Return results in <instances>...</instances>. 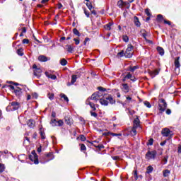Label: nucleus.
Segmentation results:
<instances>
[{"instance_id": "nucleus-33", "label": "nucleus", "mask_w": 181, "mask_h": 181, "mask_svg": "<svg viewBox=\"0 0 181 181\" xmlns=\"http://www.w3.org/2000/svg\"><path fill=\"white\" fill-rule=\"evenodd\" d=\"M157 21H158V22H162L163 21H164L163 20V16H162V14H158V16H157Z\"/></svg>"}, {"instance_id": "nucleus-4", "label": "nucleus", "mask_w": 181, "mask_h": 181, "mask_svg": "<svg viewBox=\"0 0 181 181\" xmlns=\"http://www.w3.org/2000/svg\"><path fill=\"white\" fill-rule=\"evenodd\" d=\"M157 154L156 151H148L146 154V159H147V160H151V159L154 160Z\"/></svg>"}, {"instance_id": "nucleus-41", "label": "nucleus", "mask_w": 181, "mask_h": 181, "mask_svg": "<svg viewBox=\"0 0 181 181\" xmlns=\"http://www.w3.org/2000/svg\"><path fill=\"white\" fill-rule=\"evenodd\" d=\"M5 170V165L0 163V173Z\"/></svg>"}, {"instance_id": "nucleus-22", "label": "nucleus", "mask_w": 181, "mask_h": 181, "mask_svg": "<svg viewBox=\"0 0 181 181\" xmlns=\"http://www.w3.org/2000/svg\"><path fill=\"white\" fill-rule=\"evenodd\" d=\"M112 25H114V23L110 22L104 26V28L105 30H111V26H112Z\"/></svg>"}, {"instance_id": "nucleus-18", "label": "nucleus", "mask_w": 181, "mask_h": 181, "mask_svg": "<svg viewBox=\"0 0 181 181\" xmlns=\"http://www.w3.org/2000/svg\"><path fill=\"white\" fill-rule=\"evenodd\" d=\"M134 22L135 26H136L137 28H139L141 26V22H139V18H138V17L134 16Z\"/></svg>"}, {"instance_id": "nucleus-16", "label": "nucleus", "mask_w": 181, "mask_h": 181, "mask_svg": "<svg viewBox=\"0 0 181 181\" xmlns=\"http://www.w3.org/2000/svg\"><path fill=\"white\" fill-rule=\"evenodd\" d=\"M46 158H47V160H45V162H49L54 159V156L53 155V153H49L46 155Z\"/></svg>"}, {"instance_id": "nucleus-48", "label": "nucleus", "mask_w": 181, "mask_h": 181, "mask_svg": "<svg viewBox=\"0 0 181 181\" xmlns=\"http://www.w3.org/2000/svg\"><path fill=\"white\" fill-rule=\"evenodd\" d=\"M91 98H88L86 100V105H91L93 103H91L90 101Z\"/></svg>"}, {"instance_id": "nucleus-40", "label": "nucleus", "mask_w": 181, "mask_h": 181, "mask_svg": "<svg viewBox=\"0 0 181 181\" xmlns=\"http://www.w3.org/2000/svg\"><path fill=\"white\" fill-rule=\"evenodd\" d=\"M123 6H125L127 8V9H129V6H131V5L128 1H123Z\"/></svg>"}, {"instance_id": "nucleus-9", "label": "nucleus", "mask_w": 181, "mask_h": 181, "mask_svg": "<svg viewBox=\"0 0 181 181\" xmlns=\"http://www.w3.org/2000/svg\"><path fill=\"white\" fill-rule=\"evenodd\" d=\"M13 111H16L19 108V103L18 102H12L10 103V105L7 107V108L11 107Z\"/></svg>"}, {"instance_id": "nucleus-17", "label": "nucleus", "mask_w": 181, "mask_h": 181, "mask_svg": "<svg viewBox=\"0 0 181 181\" xmlns=\"http://www.w3.org/2000/svg\"><path fill=\"white\" fill-rule=\"evenodd\" d=\"M64 119L66 125H71L73 124V119L71 117H65Z\"/></svg>"}, {"instance_id": "nucleus-27", "label": "nucleus", "mask_w": 181, "mask_h": 181, "mask_svg": "<svg viewBox=\"0 0 181 181\" xmlns=\"http://www.w3.org/2000/svg\"><path fill=\"white\" fill-rule=\"evenodd\" d=\"M14 93L16 94V95H21V94H22V89H21V88H17L15 90Z\"/></svg>"}, {"instance_id": "nucleus-2", "label": "nucleus", "mask_w": 181, "mask_h": 181, "mask_svg": "<svg viewBox=\"0 0 181 181\" xmlns=\"http://www.w3.org/2000/svg\"><path fill=\"white\" fill-rule=\"evenodd\" d=\"M166 108H168V103H166V100L165 99H159L158 100V110L161 112H164L165 111Z\"/></svg>"}, {"instance_id": "nucleus-39", "label": "nucleus", "mask_w": 181, "mask_h": 181, "mask_svg": "<svg viewBox=\"0 0 181 181\" xmlns=\"http://www.w3.org/2000/svg\"><path fill=\"white\" fill-rule=\"evenodd\" d=\"M134 180H138V170H134Z\"/></svg>"}, {"instance_id": "nucleus-20", "label": "nucleus", "mask_w": 181, "mask_h": 181, "mask_svg": "<svg viewBox=\"0 0 181 181\" xmlns=\"http://www.w3.org/2000/svg\"><path fill=\"white\" fill-rule=\"evenodd\" d=\"M35 122L33 119H29L27 124L30 128H34L35 127Z\"/></svg>"}, {"instance_id": "nucleus-26", "label": "nucleus", "mask_w": 181, "mask_h": 181, "mask_svg": "<svg viewBox=\"0 0 181 181\" xmlns=\"http://www.w3.org/2000/svg\"><path fill=\"white\" fill-rule=\"evenodd\" d=\"M170 175V170H165L163 171V175L164 177H168Z\"/></svg>"}, {"instance_id": "nucleus-54", "label": "nucleus", "mask_w": 181, "mask_h": 181, "mask_svg": "<svg viewBox=\"0 0 181 181\" xmlns=\"http://www.w3.org/2000/svg\"><path fill=\"white\" fill-rule=\"evenodd\" d=\"M110 135L112 136H122V134H117V133H111Z\"/></svg>"}, {"instance_id": "nucleus-42", "label": "nucleus", "mask_w": 181, "mask_h": 181, "mask_svg": "<svg viewBox=\"0 0 181 181\" xmlns=\"http://www.w3.org/2000/svg\"><path fill=\"white\" fill-rule=\"evenodd\" d=\"M144 105L147 107V108H151L152 107V105L148 101H144Z\"/></svg>"}, {"instance_id": "nucleus-53", "label": "nucleus", "mask_w": 181, "mask_h": 181, "mask_svg": "<svg viewBox=\"0 0 181 181\" xmlns=\"http://www.w3.org/2000/svg\"><path fill=\"white\" fill-rule=\"evenodd\" d=\"M125 78H128V79L132 78V74H131V73L129 72V73L127 74V76H125Z\"/></svg>"}, {"instance_id": "nucleus-55", "label": "nucleus", "mask_w": 181, "mask_h": 181, "mask_svg": "<svg viewBox=\"0 0 181 181\" xmlns=\"http://www.w3.org/2000/svg\"><path fill=\"white\" fill-rule=\"evenodd\" d=\"M80 139H81V141H82L83 142H84V141H86V136L81 134V135L80 136Z\"/></svg>"}, {"instance_id": "nucleus-6", "label": "nucleus", "mask_w": 181, "mask_h": 181, "mask_svg": "<svg viewBox=\"0 0 181 181\" xmlns=\"http://www.w3.org/2000/svg\"><path fill=\"white\" fill-rule=\"evenodd\" d=\"M179 60H180V57H178L177 58H175L174 64H175V71L176 74H179L180 71V62H179Z\"/></svg>"}, {"instance_id": "nucleus-51", "label": "nucleus", "mask_w": 181, "mask_h": 181, "mask_svg": "<svg viewBox=\"0 0 181 181\" xmlns=\"http://www.w3.org/2000/svg\"><path fill=\"white\" fill-rule=\"evenodd\" d=\"M136 69H138L137 66H134L133 67H130V71H132V73H134V71H135L136 70Z\"/></svg>"}, {"instance_id": "nucleus-34", "label": "nucleus", "mask_w": 181, "mask_h": 181, "mask_svg": "<svg viewBox=\"0 0 181 181\" xmlns=\"http://www.w3.org/2000/svg\"><path fill=\"white\" fill-rule=\"evenodd\" d=\"M122 40H123V42L128 43V42H129V37H128V35H123Z\"/></svg>"}, {"instance_id": "nucleus-30", "label": "nucleus", "mask_w": 181, "mask_h": 181, "mask_svg": "<svg viewBox=\"0 0 181 181\" xmlns=\"http://www.w3.org/2000/svg\"><path fill=\"white\" fill-rule=\"evenodd\" d=\"M124 56H125V52H124V50H122L120 52H118L117 54V57H118L119 59L121 57H124Z\"/></svg>"}, {"instance_id": "nucleus-32", "label": "nucleus", "mask_w": 181, "mask_h": 181, "mask_svg": "<svg viewBox=\"0 0 181 181\" xmlns=\"http://www.w3.org/2000/svg\"><path fill=\"white\" fill-rule=\"evenodd\" d=\"M66 50L69 53H73V47L71 45H66Z\"/></svg>"}, {"instance_id": "nucleus-38", "label": "nucleus", "mask_w": 181, "mask_h": 181, "mask_svg": "<svg viewBox=\"0 0 181 181\" xmlns=\"http://www.w3.org/2000/svg\"><path fill=\"white\" fill-rule=\"evenodd\" d=\"M40 135L42 139H46V136L45 135V132L42 131V129H40Z\"/></svg>"}, {"instance_id": "nucleus-8", "label": "nucleus", "mask_w": 181, "mask_h": 181, "mask_svg": "<svg viewBox=\"0 0 181 181\" xmlns=\"http://www.w3.org/2000/svg\"><path fill=\"white\" fill-rule=\"evenodd\" d=\"M161 134L163 136H173V132L168 128L163 129Z\"/></svg>"}, {"instance_id": "nucleus-23", "label": "nucleus", "mask_w": 181, "mask_h": 181, "mask_svg": "<svg viewBox=\"0 0 181 181\" xmlns=\"http://www.w3.org/2000/svg\"><path fill=\"white\" fill-rule=\"evenodd\" d=\"M157 52H158V54L160 56H163V54H165V49H163V48H162L161 47H157Z\"/></svg>"}, {"instance_id": "nucleus-37", "label": "nucleus", "mask_w": 181, "mask_h": 181, "mask_svg": "<svg viewBox=\"0 0 181 181\" xmlns=\"http://www.w3.org/2000/svg\"><path fill=\"white\" fill-rule=\"evenodd\" d=\"M117 6H119V8H124V1L120 0L117 1Z\"/></svg>"}, {"instance_id": "nucleus-21", "label": "nucleus", "mask_w": 181, "mask_h": 181, "mask_svg": "<svg viewBox=\"0 0 181 181\" xmlns=\"http://www.w3.org/2000/svg\"><path fill=\"white\" fill-rule=\"evenodd\" d=\"M45 75L47 76V77H48V78H52V80H56V78H57V76H56V75L49 74V72H45Z\"/></svg>"}, {"instance_id": "nucleus-64", "label": "nucleus", "mask_w": 181, "mask_h": 181, "mask_svg": "<svg viewBox=\"0 0 181 181\" xmlns=\"http://www.w3.org/2000/svg\"><path fill=\"white\" fill-rule=\"evenodd\" d=\"M32 96L33 97V98H37L38 95H37V93H34L32 94Z\"/></svg>"}, {"instance_id": "nucleus-49", "label": "nucleus", "mask_w": 181, "mask_h": 181, "mask_svg": "<svg viewBox=\"0 0 181 181\" xmlns=\"http://www.w3.org/2000/svg\"><path fill=\"white\" fill-rule=\"evenodd\" d=\"M90 115L91 117H94L95 118H97V117H98V115L96 112H94L93 111H90Z\"/></svg>"}, {"instance_id": "nucleus-56", "label": "nucleus", "mask_w": 181, "mask_h": 181, "mask_svg": "<svg viewBox=\"0 0 181 181\" xmlns=\"http://www.w3.org/2000/svg\"><path fill=\"white\" fill-rule=\"evenodd\" d=\"M86 6H88L89 10L91 11V9H93V5H91V3H86Z\"/></svg>"}, {"instance_id": "nucleus-52", "label": "nucleus", "mask_w": 181, "mask_h": 181, "mask_svg": "<svg viewBox=\"0 0 181 181\" xmlns=\"http://www.w3.org/2000/svg\"><path fill=\"white\" fill-rule=\"evenodd\" d=\"M145 13L147 15V16H151V12L149 11V8H146L145 10Z\"/></svg>"}, {"instance_id": "nucleus-14", "label": "nucleus", "mask_w": 181, "mask_h": 181, "mask_svg": "<svg viewBox=\"0 0 181 181\" xmlns=\"http://www.w3.org/2000/svg\"><path fill=\"white\" fill-rule=\"evenodd\" d=\"M34 76H35V77H37V78H39L40 76H42V69H40V68L34 69Z\"/></svg>"}, {"instance_id": "nucleus-59", "label": "nucleus", "mask_w": 181, "mask_h": 181, "mask_svg": "<svg viewBox=\"0 0 181 181\" xmlns=\"http://www.w3.org/2000/svg\"><path fill=\"white\" fill-rule=\"evenodd\" d=\"M98 90H99V91H107V89H105V88H103L101 86L98 87Z\"/></svg>"}, {"instance_id": "nucleus-46", "label": "nucleus", "mask_w": 181, "mask_h": 181, "mask_svg": "<svg viewBox=\"0 0 181 181\" xmlns=\"http://www.w3.org/2000/svg\"><path fill=\"white\" fill-rule=\"evenodd\" d=\"M83 11H84V13H85L86 16L87 18H90V12H88V11H87L86 8H83Z\"/></svg>"}, {"instance_id": "nucleus-62", "label": "nucleus", "mask_w": 181, "mask_h": 181, "mask_svg": "<svg viewBox=\"0 0 181 181\" xmlns=\"http://www.w3.org/2000/svg\"><path fill=\"white\" fill-rule=\"evenodd\" d=\"M142 37H144V39H145V40H148L146 39V36H148V35L146 34V33H144V34H141Z\"/></svg>"}, {"instance_id": "nucleus-60", "label": "nucleus", "mask_w": 181, "mask_h": 181, "mask_svg": "<svg viewBox=\"0 0 181 181\" xmlns=\"http://www.w3.org/2000/svg\"><path fill=\"white\" fill-rule=\"evenodd\" d=\"M112 159H113V160H118V159H119V156H112Z\"/></svg>"}, {"instance_id": "nucleus-58", "label": "nucleus", "mask_w": 181, "mask_h": 181, "mask_svg": "<svg viewBox=\"0 0 181 181\" xmlns=\"http://www.w3.org/2000/svg\"><path fill=\"white\" fill-rule=\"evenodd\" d=\"M23 43L24 45H28V43H29V40H28V39H23Z\"/></svg>"}, {"instance_id": "nucleus-44", "label": "nucleus", "mask_w": 181, "mask_h": 181, "mask_svg": "<svg viewBox=\"0 0 181 181\" xmlns=\"http://www.w3.org/2000/svg\"><path fill=\"white\" fill-rule=\"evenodd\" d=\"M89 105H90V108L93 109V111H96L97 110V108L95 107V105H96L95 104L92 103V104H90Z\"/></svg>"}, {"instance_id": "nucleus-13", "label": "nucleus", "mask_w": 181, "mask_h": 181, "mask_svg": "<svg viewBox=\"0 0 181 181\" xmlns=\"http://www.w3.org/2000/svg\"><path fill=\"white\" fill-rule=\"evenodd\" d=\"M76 81H77V75H72L71 83L70 82L67 83L68 87H70V86H73V84H74Z\"/></svg>"}, {"instance_id": "nucleus-12", "label": "nucleus", "mask_w": 181, "mask_h": 181, "mask_svg": "<svg viewBox=\"0 0 181 181\" xmlns=\"http://www.w3.org/2000/svg\"><path fill=\"white\" fill-rule=\"evenodd\" d=\"M29 159L32 162H34L35 165L39 164V156H29Z\"/></svg>"}, {"instance_id": "nucleus-50", "label": "nucleus", "mask_w": 181, "mask_h": 181, "mask_svg": "<svg viewBox=\"0 0 181 181\" xmlns=\"http://www.w3.org/2000/svg\"><path fill=\"white\" fill-rule=\"evenodd\" d=\"M147 145H149V146L153 145V139H150L148 140V142L147 143Z\"/></svg>"}, {"instance_id": "nucleus-7", "label": "nucleus", "mask_w": 181, "mask_h": 181, "mask_svg": "<svg viewBox=\"0 0 181 181\" xmlns=\"http://www.w3.org/2000/svg\"><path fill=\"white\" fill-rule=\"evenodd\" d=\"M102 95H103L101 94V93L95 92L92 94V95L90 98V100H93V101L97 103L98 101V100H100L101 98Z\"/></svg>"}, {"instance_id": "nucleus-3", "label": "nucleus", "mask_w": 181, "mask_h": 181, "mask_svg": "<svg viewBox=\"0 0 181 181\" xmlns=\"http://www.w3.org/2000/svg\"><path fill=\"white\" fill-rule=\"evenodd\" d=\"M134 49V46H132V45H129L126 52H124V56L127 58V59H131V57H132V55L134 54V51H132Z\"/></svg>"}, {"instance_id": "nucleus-57", "label": "nucleus", "mask_w": 181, "mask_h": 181, "mask_svg": "<svg viewBox=\"0 0 181 181\" xmlns=\"http://www.w3.org/2000/svg\"><path fill=\"white\" fill-rule=\"evenodd\" d=\"M74 42H75V45H80V40L79 39L74 38Z\"/></svg>"}, {"instance_id": "nucleus-28", "label": "nucleus", "mask_w": 181, "mask_h": 181, "mask_svg": "<svg viewBox=\"0 0 181 181\" xmlns=\"http://www.w3.org/2000/svg\"><path fill=\"white\" fill-rule=\"evenodd\" d=\"M153 172V167L152 165H149L146 168V173L149 175V173H152Z\"/></svg>"}, {"instance_id": "nucleus-29", "label": "nucleus", "mask_w": 181, "mask_h": 181, "mask_svg": "<svg viewBox=\"0 0 181 181\" xmlns=\"http://www.w3.org/2000/svg\"><path fill=\"white\" fill-rule=\"evenodd\" d=\"M61 98L64 99V101H66V103H69V98L67 95H64V93H62L60 95Z\"/></svg>"}, {"instance_id": "nucleus-31", "label": "nucleus", "mask_w": 181, "mask_h": 181, "mask_svg": "<svg viewBox=\"0 0 181 181\" xmlns=\"http://www.w3.org/2000/svg\"><path fill=\"white\" fill-rule=\"evenodd\" d=\"M73 33H74V35H76V36H81V34H80V32L78 31V30H77V28L73 29Z\"/></svg>"}, {"instance_id": "nucleus-15", "label": "nucleus", "mask_w": 181, "mask_h": 181, "mask_svg": "<svg viewBox=\"0 0 181 181\" xmlns=\"http://www.w3.org/2000/svg\"><path fill=\"white\" fill-rule=\"evenodd\" d=\"M148 74L151 76V78H153L156 76H158V74H159V70L156 69L154 71H150L148 72Z\"/></svg>"}, {"instance_id": "nucleus-36", "label": "nucleus", "mask_w": 181, "mask_h": 181, "mask_svg": "<svg viewBox=\"0 0 181 181\" xmlns=\"http://www.w3.org/2000/svg\"><path fill=\"white\" fill-rule=\"evenodd\" d=\"M17 54H18V56H23V48H20L17 50Z\"/></svg>"}, {"instance_id": "nucleus-35", "label": "nucleus", "mask_w": 181, "mask_h": 181, "mask_svg": "<svg viewBox=\"0 0 181 181\" xmlns=\"http://www.w3.org/2000/svg\"><path fill=\"white\" fill-rule=\"evenodd\" d=\"M60 64L61 66H66V64H67V60H66V59H62L60 60Z\"/></svg>"}, {"instance_id": "nucleus-63", "label": "nucleus", "mask_w": 181, "mask_h": 181, "mask_svg": "<svg viewBox=\"0 0 181 181\" xmlns=\"http://www.w3.org/2000/svg\"><path fill=\"white\" fill-rule=\"evenodd\" d=\"M163 22H164V23H165L166 25H171L170 21H169L163 20Z\"/></svg>"}, {"instance_id": "nucleus-10", "label": "nucleus", "mask_w": 181, "mask_h": 181, "mask_svg": "<svg viewBox=\"0 0 181 181\" xmlns=\"http://www.w3.org/2000/svg\"><path fill=\"white\" fill-rule=\"evenodd\" d=\"M133 127L136 128H141V121L139 120V117L136 116V118L133 121Z\"/></svg>"}, {"instance_id": "nucleus-43", "label": "nucleus", "mask_w": 181, "mask_h": 181, "mask_svg": "<svg viewBox=\"0 0 181 181\" xmlns=\"http://www.w3.org/2000/svg\"><path fill=\"white\" fill-rule=\"evenodd\" d=\"M81 151H82L83 152H85V151H87V148L86 147V145L81 144Z\"/></svg>"}, {"instance_id": "nucleus-25", "label": "nucleus", "mask_w": 181, "mask_h": 181, "mask_svg": "<svg viewBox=\"0 0 181 181\" xmlns=\"http://www.w3.org/2000/svg\"><path fill=\"white\" fill-rule=\"evenodd\" d=\"M38 60L40 62H47V58L45 55H40L38 57Z\"/></svg>"}, {"instance_id": "nucleus-45", "label": "nucleus", "mask_w": 181, "mask_h": 181, "mask_svg": "<svg viewBox=\"0 0 181 181\" xmlns=\"http://www.w3.org/2000/svg\"><path fill=\"white\" fill-rule=\"evenodd\" d=\"M169 156H166L163 158V162L164 165H166V163H168V159Z\"/></svg>"}, {"instance_id": "nucleus-1", "label": "nucleus", "mask_w": 181, "mask_h": 181, "mask_svg": "<svg viewBox=\"0 0 181 181\" xmlns=\"http://www.w3.org/2000/svg\"><path fill=\"white\" fill-rule=\"evenodd\" d=\"M100 103L101 105H105L107 106L108 105V103L110 104H115V100L112 98L111 95H107V96H103L100 98Z\"/></svg>"}, {"instance_id": "nucleus-19", "label": "nucleus", "mask_w": 181, "mask_h": 181, "mask_svg": "<svg viewBox=\"0 0 181 181\" xmlns=\"http://www.w3.org/2000/svg\"><path fill=\"white\" fill-rule=\"evenodd\" d=\"M97 143V141H92L90 144H92V145H93V146H95V148H98V149H104V145H103V144H99V145H95V144H96Z\"/></svg>"}, {"instance_id": "nucleus-11", "label": "nucleus", "mask_w": 181, "mask_h": 181, "mask_svg": "<svg viewBox=\"0 0 181 181\" xmlns=\"http://www.w3.org/2000/svg\"><path fill=\"white\" fill-rule=\"evenodd\" d=\"M120 88L123 93H129V86H128V83H122Z\"/></svg>"}, {"instance_id": "nucleus-61", "label": "nucleus", "mask_w": 181, "mask_h": 181, "mask_svg": "<svg viewBox=\"0 0 181 181\" xmlns=\"http://www.w3.org/2000/svg\"><path fill=\"white\" fill-rule=\"evenodd\" d=\"M63 8V4H62L61 3H59L57 4V8L58 9H62Z\"/></svg>"}, {"instance_id": "nucleus-5", "label": "nucleus", "mask_w": 181, "mask_h": 181, "mask_svg": "<svg viewBox=\"0 0 181 181\" xmlns=\"http://www.w3.org/2000/svg\"><path fill=\"white\" fill-rule=\"evenodd\" d=\"M50 124L52 125V127H63L64 122L62 119L57 121L56 119H52Z\"/></svg>"}, {"instance_id": "nucleus-24", "label": "nucleus", "mask_w": 181, "mask_h": 181, "mask_svg": "<svg viewBox=\"0 0 181 181\" xmlns=\"http://www.w3.org/2000/svg\"><path fill=\"white\" fill-rule=\"evenodd\" d=\"M138 127H135L133 126V127H132V129L130 132V134H131L132 136H135V135H136V129Z\"/></svg>"}, {"instance_id": "nucleus-47", "label": "nucleus", "mask_w": 181, "mask_h": 181, "mask_svg": "<svg viewBox=\"0 0 181 181\" xmlns=\"http://www.w3.org/2000/svg\"><path fill=\"white\" fill-rule=\"evenodd\" d=\"M47 96L49 100H53L54 98V94L53 93H48Z\"/></svg>"}]
</instances>
